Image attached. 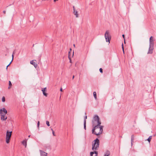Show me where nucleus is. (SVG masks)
Segmentation results:
<instances>
[{
  "label": "nucleus",
  "instance_id": "obj_2",
  "mask_svg": "<svg viewBox=\"0 0 156 156\" xmlns=\"http://www.w3.org/2000/svg\"><path fill=\"white\" fill-rule=\"evenodd\" d=\"M94 143L92 144V149L93 151L91 152L90 153V156H97L98 155V152L96 151L98 150L99 145V140L98 138H96L94 140Z\"/></svg>",
  "mask_w": 156,
  "mask_h": 156
},
{
  "label": "nucleus",
  "instance_id": "obj_10",
  "mask_svg": "<svg viewBox=\"0 0 156 156\" xmlns=\"http://www.w3.org/2000/svg\"><path fill=\"white\" fill-rule=\"evenodd\" d=\"M30 63L34 65L35 68L37 66V64L35 62H34L33 60H32L30 61Z\"/></svg>",
  "mask_w": 156,
  "mask_h": 156
},
{
  "label": "nucleus",
  "instance_id": "obj_25",
  "mask_svg": "<svg viewBox=\"0 0 156 156\" xmlns=\"http://www.w3.org/2000/svg\"><path fill=\"white\" fill-rule=\"evenodd\" d=\"M151 41H153V37L152 36H151L150 38L149 41L151 42Z\"/></svg>",
  "mask_w": 156,
  "mask_h": 156
},
{
  "label": "nucleus",
  "instance_id": "obj_44",
  "mask_svg": "<svg viewBox=\"0 0 156 156\" xmlns=\"http://www.w3.org/2000/svg\"><path fill=\"white\" fill-rule=\"evenodd\" d=\"M30 136V135H29V136H28V137H29Z\"/></svg>",
  "mask_w": 156,
  "mask_h": 156
},
{
  "label": "nucleus",
  "instance_id": "obj_8",
  "mask_svg": "<svg viewBox=\"0 0 156 156\" xmlns=\"http://www.w3.org/2000/svg\"><path fill=\"white\" fill-rule=\"evenodd\" d=\"M3 112L4 114H6L7 112V110L5 108L0 109V112Z\"/></svg>",
  "mask_w": 156,
  "mask_h": 156
},
{
  "label": "nucleus",
  "instance_id": "obj_43",
  "mask_svg": "<svg viewBox=\"0 0 156 156\" xmlns=\"http://www.w3.org/2000/svg\"><path fill=\"white\" fill-rule=\"evenodd\" d=\"M51 130L52 131V132H53V130L52 129H51Z\"/></svg>",
  "mask_w": 156,
  "mask_h": 156
},
{
  "label": "nucleus",
  "instance_id": "obj_18",
  "mask_svg": "<svg viewBox=\"0 0 156 156\" xmlns=\"http://www.w3.org/2000/svg\"><path fill=\"white\" fill-rule=\"evenodd\" d=\"M93 95H94V98L95 99H97V94H96V92L94 91L93 92Z\"/></svg>",
  "mask_w": 156,
  "mask_h": 156
},
{
  "label": "nucleus",
  "instance_id": "obj_19",
  "mask_svg": "<svg viewBox=\"0 0 156 156\" xmlns=\"http://www.w3.org/2000/svg\"><path fill=\"white\" fill-rule=\"evenodd\" d=\"M9 87H8V89H9L12 86V83H11V82L10 81H9Z\"/></svg>",
  "mask_w": 156,
  "mask_h": 156
},
{
  "label": "nucleus",
  "instance_id": "obj_6",
  "mask_svg": "<svg viewBox=\"0 0 156 156\" xmlns=\"http://www.w3.org/2000/svg\"><path fill=\"white\" fill-rule=\"evenodd\" d=\"M41 156H48L47 153L41 150L39 151Z\"/></svg>",
  "mask_w": 156,
  "mask_h": 156
},
{
  "label": "nucleus",
  "instance_id": "obj_20",
  "mask_svg": "<svg viewBox=\"0 0 156 156\" xmlns=\"http://www.w3.org/2000/svg\"><path fill=\"white\" fill-rule=\"evenodd\" d=\"M70 52L69 51V62L70 63H72V61H71V58L70 57Z\"/></svg>",
  "mask_w": 156,
  "mask_h": 156
},
{
  "label": "nucleus",
  "instance_id": "obj_36",
  "mask_svg": "<svg viewBox=\"0 0 156 156\" xmlns=\"http://www.w3.org/2000/svg\"><path fill=\"white\" fill-rule=\"evenodd\" d=\"M3 13H4V14H5V13H6V11H3Z\"/></svg>",
  "mask_w": 156,
  "mask_h": 156
},
{
  "label": "nucleus",
  "instance_id": "obj_45",
  "mask_svg": "<svg viewBox=\"0 0 156 156\" xmlns=\"http://www.w3.org/2000/svg\"><path fill=\"white\" fill-rule=\"evenodd\" d=\"M73 53H74V52H73Z\"/></svg>",
  "mask_w": 156,
  "mask_h": 156
},
{
  "label": "nucleus",
  "instance_id": "obj_12",
  "mask_svg": "<svg viewBox=\"0 0 156 156\" xmlns=\"http://www.w3.org/2000/svg\"><path fill=\"white\" fill-rule=\"evenodd\" d=\"M73 13L74 15L76 16V17L77 18L79 16V15L78 13V12L77 10H75L73 11Z\"/></svg>",
  "mask_w": 156,
  "mask_h": 156
},
{
  "label": "nucleus",
  "instance_id": "obj_31",
  "mask_svg": "<svg viewBox=\"0 0 156 156\" xmlns=\"http://www.w3.org/2000/svg\"><path fill=\"white\" fill-rule=\"evenodd\" d=\"M52 134L54 136H55V132L54 131H53Z\"/></svg>",
  "mask_w": 156,
  "mask_h": 156
},
{
  "label": "nucleus",
  "instance_id": "obj_5",
  "mask_svg": "<svg viewBox=\"0 0 156 156\" xmlns=\"http://www.w3.org/2000/svg\"><path fill=\"white\" fill-rule=\"evenodd\" d=\"M154 49V47H151L149 46L147 54H152L153 52V50Z\"/></svg>",
  "mask_w": 156,
  "mask_h": 156
},
{
  "label": "nucleus",
  "instance_id": "obj_24",
  "mask_svg": "<svg viewBox=\"0 0 156 156\" xmlns=\"http://www.w3.org/2000/svg\"><path fill=\"white\" fill-rule=\"evenodd\" d=\"M122 50L123 52V53H124V47H123V44L122 43Z\"/></svg>",
  "mask_w": 156,
  "mask_h": 156
},
{
  "label": "nucleus",
  "instance_id": "obj_22",
  "mask_svg": "<svg viewBox=\"0 0 156 156\" xmlns=\"http://www.w3.org/2000/svg\"><path fill=\"white\" fill-rule=\"evenodd\" d=\"M46 123L48 126H50V125L49 124V122L48 121H47L46 122Z\"/></svg>",
  "mask_w": 156,
  "mask_h": 156
},
{
  "label": "nucleus",
  "instance_id": "obj_16",
  "mask_svg": "<svg viewBox=\"0 0 156 156\" xmlns=\"http://www.w3.org/2000/svg\"><path fill=\"white\" fill-rule=\"evenodd\" d=\"M154 42L153 41H151V42L149 41V46L151 47H154Z\"/></svg>",
  "mask_w": 156,
  "mask_h": 156
},
{
  "label": "nucleus",
  "instance_id": "obj_3",
  "mask_svg": "<svg viewBox=\"0 0 156 156\" xmlns=\"http://www.w3.org/2000/svg\"><path fill=\"white\" fill-rule=\"evenodd\" d=\"M12 131L9 132L7 130L6 133V142L7 144H8L9 142V140L11 136Z\"/></svg>",
  "mask_w": 156,
  "mask_h": 156
},
{
  "label": "nucleus",
  "instance_id": "obj_33",
  "mask_svg": "<svg viewBox=\"0 0 156 156\" xmlns=\"http://www.w3.org/2000/svg\"><path fill=\"white\" fill-rule=\"evenodd\" d=\"M10 65V64H9L7 66L6 68V69L7 70L8 69V67Z\"/></svg>",
  "mask_w": 156,
  "mask_h": 156
},
{
  "label": "nucleus",
  "instance_id": "obj_13",
  "mask_svg": "<svg viewBox=\"0 0 156 156\" xmlns=\"http://www.w3.org/2000/svg\"><path fill=\"white\" fill-rule=\"evenodd\" d=\"M7 119V117L6 115H2L1 116V119L2 120H5Z\"/></svg>",
  "mask_w": 156,
  "mask_h": 156
},
{
  "label": "nucleus",
  "instance_id": "obj_28",
  "mask_svg": "<svg viewBox=\"0 0 156 156\" xmlns=\"http://www.w3.org/2000/svg\"><path fill=\"white\" fill-rule=\"evenodd\" d=\"M99 71H100V72L101 73H103V69H102L101 68H100L99 69Z\"/></svg>",
  "mask_w": 156,
  "mask_h": 156
},
{
  "label": "nucleus",
  "instance_id": "obj_23",
  "mask_svg": "<svg viewBox=\"0 0 156 156\" xmlns=\"http://www.w3.org/2000/svg\"><path fill=\"white\" fill-rule=\"evenodd\" d=\"M2 101L3 102H4L5 101V98L4 96L2 98Z\"/></svg>",
  "mask_w": 156,
  "mask_h": 156
},
{
  "label": "nucleus",
  "instance_id": "obj_29",
  "mask_svg": "<svg viewBox=\"0 0 156 156\" xmlns=\"http://www.w3.org/2000/svg\"><path fill=\"white\" fill-rule=\"evenodd\" d=\"M122 36L124 38V43H125V35L124 34H122Z\"/></svg>",
  "mask_w": 156,
  "mask_h": 156
},
{
  "label": "nucleus",
  "instance_id": "obj_38",
  "mask_svg": "<svg viewBox=\"0 0 156 156\" xmlns=\"http://www.w3.org/2000/svg\"><path fill=\"white\" fill-rule=\"evenodd\" d=\"M72 49L71 48L70 49V51H69L70 52L71 51Z\"/></svg>",
  "mask_w": 156,
  "mask_h": 156
},
{
  "label": "nucleus",
  "instance_id": "obj_34",
  "mask_svg": "<svg viewBox=\"0 0 156 156\" xmlns=\"http://www.w3.org/2000/svg\"><path fill=\"white\" fill-rule=\"evenodd\" d=\"M73 11H74V10H76V9H75V7H74V6H73Z\"/></svg>",
  "mask_w": 156,
  "mask_h": 156
},
{
  "label": "nucleus",
  "instance_id": "obj_26",
  "mask_svg": "<svg viewBox=\"0 0 156 156\" xmlns=\"http://www.w3.org/2000/svg\"><path fill=\"white\" fill-rule=\"evenodd\" d=\"M1 114V116H2V115H5L6 114H4V113H3V112H0Z\"/></svg>",
  "mask_w": 156,
  "mask_h": 156
},
{
  "label": "nucleus",
  "instance_id": "obj_42",
  "mask_svg": "<svg viewBox=\"0 0 156 156\" xmlns=\"http://www.w3.org/2000/svg\"><path fill=\"white\" fill-rule=\"evenodd\" d=\"M73 46L74 47H75V44H73Z\"/></svg>",
  "mask_w": 156,
  "mask_h": 156
},
{
  "label": "nucleus",
  "instance_id": "obj_17",
  "mask_svg": "<svg viewBox=\"0 0 156 156\" xmlns=\"http://www.w3.org/2000/svg\"><path fill=\"white\" fill-rule=\"evenodd\" d=\"M152 136H149V138L147 139V140L150 143V141H151V140L152 139Z\"/></svg>",
  "mask_w": 156,
  "mask_h": 156
},
{
  "label": "nucleus",
  "instance_id": "obj_35",
  "mask_svg": "<svg viewBox=\"0 0 156 156\" xmlns=\"http://www.w3.org/2000/svg\"><path fill=\"white\" fill-rule=\"evenodd\" d=\"M13 53L12 55V60H13V57H14V55H13Z\"/></svg>",
  "mask_w": 156,
  "mask_h": 156
},
{
  "label": "nucleus",
  "instance_id": "obj_7",
  "mask_svg": "<svg viewBox=\"0 0 156 156\" xmlns=\"http://www.w3.org/2000/svg\"><path fill=\"white\" fill-rule=\"evenodd\" d=\"M46 87L44 88H42L41 90L43 92V95L47 97V94L45 93V91L46 90Z\"/></svg>",
  "mask_w": 156,
  "mask_h": 156
},
{
  "label": "nucleus",
  "instance_id": "obj_14",
  "mask_svg": "<svg viewBox=\"0 0 156 156\" xmlns=\"http://www.w3.org/2000/svg\"><path fill=\"white\" fill-rule=\"evenodd\" d=\"M22 144L25 146V147H26L27 145V140H24L22 142Z\"/></svg>",
  "mask_w": 156,
  "mask_h": 156
},
{
  "label": "nucleus",
  "instance_id": "obj_39",
  "mask_svg": "<svg viewBox=\"0 0 156 156\" xmlns=\"http://www.w3.org/2000/svg\"><path fill=\"white\" fill-rule=\"evenodd\" d=\"M12 60H12H12L10 62V63H9V64H10H10H11V63H12Z\"/></svg>",
  "mask_w": 156,
  "mask_h": 156
},
{
  "label": "nucleus",
  "instance_id": "obj_46",
  "mask_svg": "<svg viewBox=\"0 0 156 156\" xmlns=\"http://www.w3.org/2000/svg\"><path fill=\"white\" fill-rule=\"evenodd\" d=\"M61 97L60 96V98H59V99H60V98H61Z\"/></svg>",
  "mask_w": 156,
  "mask_h": 156
},
{
  "label": "nucleus",
  "instance_id": "obj_32",
  "mask_svg": "<svg viewBox=\"0 0 156 156\" xmlns=\"http://www.w3.org/2000/svg\"><path fill=\"white\" fill-rule=\"evenodd\" d=\"M10 65V64H9L7 66L6 68V69L7 70L8 69V67Z\"/></svg>",
  "mask_w": 156,
  "mask_h": 156
},
{
  "label": "nucleus",
  "instance_id": "obj_41",
  "mask_svg": "<svg viewBox=\"0 0 156 156\" xmlns=\"http://www.w3.org/2000/svg\"><path fill=\"white\" fill-rule=\"evenodd\" d=\"M74 76H73V79H74Z\"/></svg>",
  "mask_w": 156,
  "mask_h": 156
},
{
  "label": "nucleus",
  "instance_id": "obj_1",
  "mask_svg": "<svg viewBox=\"0 0 156 156\" xmlns=\"http://www.w3.org/2000/svg\"><path fill=\"white\" fill-rule=\"evenodd\" d=\"M94 122H96L97 123V125H96V126L97 127V129H96V130L94 132V134L96 135H98L102 133L103 131V126H100L101 123L100 120L99 118L98 115H95L94 117Z\"/></svg>",
  "mask_w": 156,
  "mask_h": 156
},
{
  "label": "nucleus",
  "instance_id": "obj_21",
  "mask_svg": "<svg viewBox=\"0 0 156 156\" xmlns=\"http://www.w3.org/2000/svg\"><path fill=\"white\" fill-rule=\"evenodd\" d=\"M86 123L85 121H84V129H86Z\"/></svg>",
  "mask_w": 156,
  "mask_h": 156
},
{
  "label": "nucleus",
  "instance_id": "obj_11",
  "mask_svg": "<svg viewBox=\"0 0 156 156\" xmlns=\"http://www.w3.org/2000/svg\"><path fill=\"white\" fill-rule=\"evenodd\" d=\"M110 154V152L109 151H107L104 154V156H109Z\"/></svg>",
  "mask_w": 156,
  "mask_h": 156
},
{
  "label": "nucleus",
  "instance_id": "obj_15",
  "mask_svg": "<svg viewBox=\"0 0 156 156\" xmlns=\"http://www.w3.org/2000/svg\"><path fill=\"white\" fill-rule=\"evenodd\" d=\"M134 140V136L133 135H132L131 137V144L132 146V145L133 142Z\"/></svg>",
  "mask_w": 156,
  "mask_h": 156
},
{
  "label": "nucleus",
  "instance_id": "obj_9",
  "mask_svg": "<svg viewBox=\"0 0 156 156\" xmlns=\"http://www.w3.org/2000/svg\"><path fill=\"white\" fill-rule=\"evenodd\" d=\"M93 125H94L95 126L92 129V133L93 134H94L95 131L96 129H97V127L96 126V125L94 124V121H93Z\"/></svg>",
  "mask_w": 156,
  "mask_h": 156
},
{
  "label": "nucleus",
  "instance_id": "obj_40",
  "mask_svg": "<svg viewBox=\"0 0 156 156\" xmlns=\"http://www.w3.org/2000/svg\"><path fill=\"white\" fill-rule=\"evenodd\" d=\"M58 0H54V2H55L56 1H58Z\"/></svg>",
  "mask_w": 156,
  "mask_h": 156
},
{
  "label": "nucleus",
  "instance_id": "obj_4",
  "mask_svg": "<svg viewBox=\"0 0 156 156\" xmlns=\"http://www.w3.org/2000/svg\"><path fill=\"white\" fill-rule=\"evenodd\" d=\"M105 37L107 42L110 43V40L111 39V36L109 33V31H106L105 34Z\"/></svg>",
  "mask_w": 156,
  "mask_h": 156
},
{
  "label": "nucleus",
  "instance_id": "obj_37",
  "mask_svg": "<svg viewBox=\"0 0 156 156\" xmlns=\"http://www.w3.org/2000/svg\"><path fill=\"white\" fill-rule=\"evenodd\" d=\"M60 90L61 91H62V88H61V89H60Z\"/></svg>",
  "mask_w": 156,
  "mask_h": 156
},
{
  "label": "nucleus",
  "instance_id": "obj_30",
  "mask_svg": "<svg viewBox=\"0 0 156 156\" xmlns=\"http://www.w3.org/2000/svg\"><path fill=\"white\" fill-rule=\"evenodd\" d=\"M39 124H40V122L39 121H38L37 123V125L38 127H39Z\"/></svg>",
  "mask_w": 156,
  "mask_h": 156
},
{
  "label": "nucleus",
  "instance_id": "obj_27",
  "mask_svg": "<svg viewBox=\"0 0 156 156\" xmlns=\"http://www.w3.org/2000/svg\"><path fill=\"white\" fill-rule=\"evenodd\" d=\"M87 115H86L85 117H84V121H86V119H87Z\"/></svg>",
  "mask_w": 156,
  "mask_h": 156
}]
</instances>
